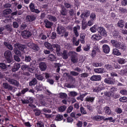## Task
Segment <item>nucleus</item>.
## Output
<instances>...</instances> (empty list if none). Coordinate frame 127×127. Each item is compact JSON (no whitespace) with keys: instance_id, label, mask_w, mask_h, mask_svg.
<instances>
[{"instance_id":"f257e3e1","label":"nucleus","mask_w":127,"mask_h":127,"mask_svg":"<svg viewBox=\"0 0 127 127\" xmlns=\"http://www.w3.org/2000/svg\"><path fill=\"white\" fill-rule=\"evenodd\" d=\"M44 45L46 48H47L48 50H50L52 52H53L55 50L57 54H59L60 51H61V47L58 44H51L48 42H45Z\"/></svg>"},{"instance_id":"f03ea898","label":"nucleus","mask_w":127,"mask_h":127,"mask_svg":"<svg viewBox=\"0 0 127 127\" xmlns=\"http://www.w3.org/2000/svg\"><path fill=\"white\" fill-rule=\"evenodd\" d=\"M4 57L5 58V62L6 64H9L7 65L8 67H11L13 63V57H12V53L9 50L6 51L4 53Z\"/></svg>"},{"instance_id":"7ed1b4c3","label":"nucleus","mask_w":127,"mask_h":127,"mask_svg":"<svg viewBox=\"0 0 127 127\" xmlns=\"http://www.w3.org/2000/svg\"><path fill=\"white\" fill-rule=\"evenodd\" d=\"M57 32L58 34H63L62 36L64 37H68V35H69V33L66 32V29L62 26L57 27Z\"/></svg>"},{"instance_id":"20e7f679","label":"nucleus","mask_w":127,"mask_h":127,"mask_svg":"<svg viewBox=\"0 0 127 127\" xmlns=\"http://www.w3.org/2000/svg\"><path fill=\"white\" fill-rule=\"evenodd\" d=\"M68 55L70 57V61L73 64L78 62V58H77V53L74 51H70Z\"/></svg>"},{"instance_id":"39448f33","label":"nucleus","mask_w":127,"mask_h":127,"mask_svg":"<svg viewBox=\"0 0 127 127\" xmlns=\"http://www.w3.org/2000/svg\"><path fill=\"white\" fill-rule=\"evenodd\" d=\"M74 70V71H71L70 74L71 76H74V77L79 76V73H82V72H83V69L79 67H75Z\"/></svg>"},{"instance_id":"423d86ee","label":"nucleus","mask_w":127,"mask_h":127,"mask_svg":"<svg viewBox=\"0 0 127 127\" xmlns=\"http://www.w3.org/2000/svg\"><path fill=\"white\" fill-rule=\"evenodd\" d=\"M104 82L109 85H115L116 83V79L114 77H107L105 78Z\"/></svg>"},{"instance_id":"0eeeda50","label":"nucleus","mask_w":127,"mask_h":127,"mask_svg":"<svg viewBox=\"0 0 127 127\" xmlns=\"http://www.w3.org/2000/svg\"><path fill=\"white\" fill-rule=\"evenodd\" d=\"M115 48H117V49H120V50H122V51H125V50L127 49V46H126V45L124 43H121L120 42H118Z\"/></svg>"},{"instance_id":"6e6552de","label":"nucleus","mask_w":127,"mask_h":127,"mask_svg":"<svg viewBox=\"0 0 127 127\" xmlns=\"http://www.w3.org/2000/svg\"><path fill=\"white\" fill-rule=\"evenodd\" d=\"M37 16L35 14L27 15L26 17V20L27 22H32L36 19Z\"/></svg>"},{"instance_id":"1a4fd4ad","label":"nucleus","mask_w":127,"mask_h":127,"mask_svg":"<svg viewBox=\"0 0 127 127\" xmlns=\"http://www.w3.org/2000/svg\"><path fill=\"white\" fill-rule=\"evenodd\" d=\"M98 31L100 34L101 37L103 36L104 37H107V31L103 27H98Z\"/></svg>"},{"instance_id":"9d476101","label":"nucleus","mask_w":127,"mask_h":127,"mask_svg":"<svg viewBox=\"0 0 127 127\" xmlns=\"http://www.w3.org/2000/svg\"><path fill=\"white\" fill-rule=\"evenodd\" d=\"M29 7L30 8V11L32 12H35V13H39L40 12V10H39L38 9H35V5H34V3L32 2L30 3Z\"/></svg>"},{"instance_id":"9b49d317","label":"nucleus","mask_w":127,"mask_h":127,"mask_svg":"<svg viewBox=\"0 0 127 127\" xmlns=\"http://www.w3.org/2000/svg\"><path fill=\"white\" fill-rule=\"evenodd\" d=\"M15 48H17L19 50L22 52L24 51V49H26V46L24 45H20L19 43H16L14 44Z\"/></svg>"},{"instance_id":"f8f14e48","label":"nucleus","mask_w":127,"mask_h":127,"mask_svg":"<svg viewBox=\"0 0 127 127\" xmlns=\"http://www.w3.org/2000/svg\"><path fill=\"white\" fill-rule=\"evenodd\" d=\"M29 47L34 51H39V46L38 45L34 43L28 44Z\"/></svg>"},{"instance_id":"ddd939ff","label":"nucleus","mask_w":127,"mask_h":127,"mask_svg":"<svg viewBox=\"0 0 127 127\" xmlns=\"http://www.w3.org/2000/svg\"><path fill=\"white\" fill-rule=\"evenodd\" d=\"M22 35L24 38H29L31 36V32L28 30H24L22 32Z\"/></svg>"},{"instance_id":"4468645a","label":"nucleus","mask_w":127,"mask_h":127,"mask_svg":"<svg viewBox=\"0 0 127 127\" xmlns=\"http://www.w3.org/2000/svg\"><path fill=\"white\" fill-rule=\"evenodd\" d=\"M40 70L41 71H46V69H47V64L46 63L44 62H41L39 64Z\"/></svg>"},{"instance_id":"2eb2a0df","label":"nucleus","mask_w":127,"mask_h":127,"mask_svg":"<svg viewBox=\"0 0 127 127\" xmlns=\"http://www.w3.org/2000/svg\"><path fill=\"white\" fill-rule=\"evenodd\" d=\"M91 81L94 82L97 81H101L102 80V76L101 75H94L90 77Z\"/></svg>"},{"instance_id":"dca6fc26","label":"nucleus","mask_w":127,"mask_h":127,"mask_svg":"<svg viewBox=\"0 0 127 127\" xmlns=\"http://www.w3.org/2000/svg\"><path fill=\"white\" fill-rule=\"evenodd\" d=\"M2 87L4 89H7L9 91H12L13 89V87H12V86L8 84V83L6 82H4L2 83Z\"/></svg>"},{"instance_id":"f3484780","label":"nucleus","mask_w":127,"mask_h":127,"mask_svg":"<svg viewBox=\"0 0 127 127\" xmlns=\"http://www.w3.org/2000/svg\"><path fill=\"white\" fill-rule=\"evenodd\" d=\"M34 100L33 97H29L27 98V99L22 101L23 104H32L33 103Z\"/></svg>"},{"instance_id":"a211bd4d","label":"nucleus","mask_w":127,"mask_h":127,"mask_svg":"<svg viewBox=\"0 0 127 127\" xmlns=\"http://www.w3.org/2000/svg\"><path fill=\"white\" fill-rule=\"evenodd\" d=\"M95 99H96V97H95V96L91 97V96H88L85 98V101L88 103H91V104H93V103L95 102Z\"/></svg>"},{"instance_id":"6ab92c4d","label":"nucleus","mask_w":127,"mask_h":127,"mask_svg":"<svg viewBox=\"0 0 127 127\" xmlns=\"http://www.w3.org/2000/svg\"><path fill=\"white\" fill-rule=\"evenodd\" d=\"M8 81L10 84H11V85H14L16 87H18L19 86V82L12 78H9Z\"/></svg>"},{"instance_id":"aec40b11","label":"nucleus","mask_w":127,"mask_h":127,"mask_svg":"<svg viewBox=\"0 0 127 127\" xmlns=\"http://www.w3.org/2000/svg\"><path fill=\"white\" fill-rule=\"evenodd\" d=\"M62 57L63 59L66 60L68 59L69 57V53H68V51L64 50L63 53L62 54Z\"/></svg>"},{"instance_id":"412c9836","label":"nucleus","mask_w":127,"mask_h":127,"mask_svg":"<svg viewBox=\"0 0 127 127\" xmlns=\"http://www.w3.org/2000/svg\"><path fill=\"white\" fill-rule=\"evenodd\" d=\"M91 39L92 40H93V41H97V40L99 41L100 39H102V36L99 34H94L92 36Z\"/></svg>"},{"instance_id":"4be33fe9","label":"nucleus","mask_w":127,"mask_h":127,"mask_svg":"<svg viewBox=\"0 0 127 127\" xmlns=\"http://www.w3.org/2000/svg\"><path fill=\"white\" fill-rule=\"evenodd\" d=\"M46 28H51V27L53 25V23L46 19L44 21Z\"/></svg>"},{"instance_id":"5701e85b","label":"nucleus","mask_w":127,"mask_h":127,"mask_svg":"<svg viewBox=\"0 0 127 127\" xmlns=\"http://www.w3.org/2000/svg\"><path fill=\"white\" fill-rule=\"evenodd\" d=\"M80 27V26L78 25H77V26H75L73 27V33L74 34V35H75L76 37H78L79 36V32H78V30H79Z\"/></svg>"},{"instance_id":"b1692460","label":"nucleus","mask_w":127,"mask_h":127,"mask_svg":"<svg viewBox=\"0 0 127 127\" xmlns=\"http://www.w3.org/2000/svg\"><path fill=\"white\" fill-rule=\"evenodd\" d=\"M20 68V64L15 63L11 70L12 72H16Z\"/></svg>"},{"instance_id":"393cba45","label":"nucleus","mask_w":127,"mask_h":127,"mask_svg":"<svg viewBox=\"0 0 127 127\" xmlns=\"http://www.w3.org/2000/svg\"><path fill=\"white\" fill-rule=\"evenodd\" d=\"M103 52L106 54L110 53V47L108 45H104L103 46Z\"/></svg>"},{"instance_id":"a878e982","label":"nucleus","mask_w":127,"mask_h":127,"mask_svg":"<svg viewBox=\"0 0 127 127\" xmlns=\"http://www.w3.org/2000/svg\"><path fill=\"white\" fill-rule=\"evenodd\" d=\"M104 111H105V114L107 115H112V110H111V108L110 107L107 106L104 108Z\"/></svg>"},{"instance_id":"bb28decb","label":"nucleus","mask_w":127,"mask_h":127,"mask_svg":"<svg viewBox=\"0 0 127 127\" xmlns=\"http://www.w3.org/2000/svg\"><path fill=\"white\" fill-rule=\"evenodd\" d=\"M3 45L6 46V48L9 49V50H11V51L13 50V47H12V45L10 44L9 43L7 42H4Z\"/></svg>"},{"instance_id":"cd10ccee","label":"nucleus","mask_w":127,"mask_h":127,"mask_svg":"<svg viewBox=\"0 0 127 127\" xmlns=\"http://www.w3.org/2000/svg\"><path fill=\"white\" fill-rule=\"evenodd\" d=\"M95 73H98L99 74H102V73H105L106 71L105 69L103 67L102 68H95L94 69Z\"/></svg>"},{"instance_id":"c85d7f7f","label":"nucleus","mask_w":127,"mask_h":127,"mask_svg":"<svg viewBox=\"0 0 127 127\" xmlns=\"http://www.w3.org/2000/svg\"><path fill=\"white\" fill-rule=\"evenodd\" d=\"M112 53L113 55H116V56H120L122 55V53L120 52V50L118 49H113Z\"/></svg>"},{"instance_id":"c756f323","label":"nucleus","mask_w":127,"mask_h":127,"mask_svg":"<svg viewBox=\"0 0 127 127\" xmlns=\"http://www.w3.org/2000/svg\"><path fill=\"white\" fill-rule=\"evenodd\" d=\"M37 84V79L34 78L31 81L29 82V85L31 87L32 86H35Z\"/></svg>"},{"instance_id":"7c9ffc66","label":"nucleus","mask_w":127,"mask_h":127,"mask_svg":"<svg viewBox=\"0 0 127 127\" xmlns=\"http://www.w3.org/2000/svg\"><path fill=\"white\" fill-rule=\"evenodd\" d=\"M49 59L50 61H56L57 60L56 56L52 54L49 55Z\"/></svg>"},{"instance_id":"2f4dec72","label":"nucleus","mask_w":127,"mask_h":127,"mask_svg":"<svg viewBox=\"0 0 127 127\" xmlns=\"http://www.w3.org/2000/svg\"><path fill=\"white\" fill-rule=\"evenodd\" d=\"M94 118L95 120H96L98 122H99L100 121H102V120H103V121H104V120H105V117L101 116L100 115L95 116H94Z\"/></svg>"},{"instance_id":"473e14b6","label":"nucleus","mask_w":127,"mask_h":127,"mask_svg":"<svg viewBox=\"0 0 127 127\" xmlns=\"http://www.w3.org/2000/svg\"><path fill=\"white\" fill-rule=\"evenodd\" d=\"M60 12L61 15H64L65 16V15H67V9L63 7L62 8V10H61Z\"/></svg>"},{"instance_id":"72a5a7b5","label":"nucleus","mask_w":127,"mask_h":127,"mask_svg":"<svg viewBox=\"0 0 127 127\" xmlns=\"http://www.w3.org/2000/svg\"><path fill=\"white\" fill-rule=\"evenodd\" d=\"M60 99H67L68 95L65 93L61 92L59 93Z\"/></svg>"},{"instance_id":"f704fd0d","label":"nucleus","mask_w":127,"mask_h":127,"mask_svg":"<svg viewBox=\"0 0 127 127\" xmlns=\"http://www.w3.org/2000/svg\"><path fill=\"white\" fill-rule=\"evenodd\" d=\"M64 119V117H63V115H61L60 114H58L57 115L55 120L57 121V122H60L62 121Z\"/></svg>"},{"instance_id":"c9c22d12","label":"nucleus","mask_w":127,"mask_h":127,"mask_svg":"<svg viewBox=\"0 0 127 127\" xmlns=\"http://www.w3.org/2000/svg\"><path fill=\"white\" fill-rule=\"evenodd\" d=\"M12 11L11 9H6L3 11V14L4 15H8V14H10Z\"/></svg>"},{"instance_id":"e433bc0d","label":"nucleus","mask_w":127,"mask_h":127,"mask_svg":"<svg viewBox=\"0 0 127 127\" xmlns=\"http://www.w3.org/2000/svg\"><path fill=\"white\" fill-rule=\"evenodd\" d=\"M48 17L51 21H54V22H56V21H57V18L55 16H53L51 15H49L48 16Z\"/></svg>"},{"instance_id":"4c0bfd02","label":"nucleus","mask_w":127,"mask_h":127,"mask_svg":"<svg viewBox=\"0 0 127 127\" xmlns=\"http://www.w3.org/2000/svg\"><path fill=\"white\" fill-rule=\"evenodd\" d=\"M105 122H107L109 121L110 123H115L116 122V120L114 119L113 117H108V118H105L104 120Z\"/></svg>"},{"instance_id":"58836bf2","label":"nucleus","mask_w":127,"mask_h":127,"mask_svg":"<svg viewBox=\"0 0 127 127\" xmlns=\"http://www.w3.org/2000/svg\"><path fill=\"white\" fill-rule=\"evenodd\" d=\"M0 68L1 70H6L7 69V65L3 63H0Z\"/></svg>"},{"instance_id":"ea45409f","label":"nucleus","mask_w":127,"mask_h":127,"mask_svg":"<svg viewBox=\"0 0 127 127\" xmlns=\"http://www.w3.org/2000/svg\"><path fill=\"white\" fill-rule=\"evenodd\" d=\"M80 41L82 44H85V38H86V37L85 36V35L83 34H81L80 36Z\"/></svg>"},{"instance_id":"a19ab883","label":"nucleus","mask_w":127,"mask_h":127,"mask_svg":"<svg viewBox=\"0 0 127 127\" xmlns=\"http://www.w3.org/2000/svg\"><path fill=\"white\" fill-rule=\"evenodd\" d=\"M13 52L14 53H15V54H16V55H17V56H19L20 57L22 55L21 52L18 50V49H17V48H14L13 49Z\"/></svg>"},{"instance_id":"79ce46f5","label":"nucleus","mask_w":127,"mask_h":127,"mask_svg":"<svg viewBox=\"0 0 127 127\" xmlns=\"http://www.w3.org/2000/svg\"><path fill=\"white\" fill-rule=\"evenodd\" d=\"M66 109L67 107L64 105L59 107V111L60 113H63V112H64Z\"/></svg>"},{"instance_id":"37998d69","label":"nucleus","mask_w":127,"mask_h":127,"mask_svg":"<svg viewBox=\"0 0 127 127\" xmlns=\"http://www.w3.org/2000/svg\"><path fill=\"white\" fill-rule=\"evenodd\" d=\"M5 28L7 31L9 32H12L13 29H12V27L10 26V25H6L5 27Z\"/></svg>"},{"instance_id":"c03bdc74","label":"nucleus","mask_w":127,"mask_h":127,"mask_svg":"<svg viewBox=\"0 0 127 127\" xmlns=\"http://www.w3.org/2000/svg\"><path fill=\"white\" fill-rule=\"evenodd\" d=\"M28 71L29 72H30V73H35V72H36V70L35 69V67H31V66H29L28 68Z\"/></svg>"},{"instance_id":"a18cd8bd","label":"nucleus","mask_w":127,"mask_h":127,"mask_svg":"<svg viewBox=\"0 0 127 127\" xmlns=\"http://www.w3.org/2000/svg\"><path fill=\"white\" fill-rule=\"evenodd\" d=\"M90 19L92 21H95L96 20V13L92 12L90 16Z\"/></svg>"},{"instance_id":"49530a36","label":"nucleus","mask_w":127,"mask_h":127,"mask_svg":"<svg viewBox=\"0 0 127 127\" xmlns=\"http://www.w3.org/2000/svg\"><path fill=\"white\" fill-rule=\"evenodd\" d=\"M87 26H88V25L87 24V22H84L82 21L81 29H82L83 30H85V29L87 28Z\"/></svg>"},{"instance_id":"de8ad7c7","label":"nucleus","mask_w":127,"mask_h":127,"mask_svg":"<svg viewBox=\"0 0 127 127\" xmlns=\"http://www.w3.org/2000/svg\"><path fill=\"white\" fill-rule=\"evenodd\" d=\"M31 60H32L31 59V56H27V55H26L25 56V62H26L27 63H28V62H30V61H31Z\"/></svg>"},{"instance_id":"09e8293b","label":"nucleus","mask_w":127,"mask_h":127,"mask_svg":"<svg viewBox=\"0 0 127 127\" xmlns=\"http://www.w3.org/2000/svg\"><path fill=\"white\" fill-rule=\"evenodd\" d=\"M36 78L39 81H42L44 79L43 76L41 74H35Z\"/></svg>"},{"instance_id":"8fccbe9b","label":"nucleus","mask_w":127,"mask_h":127,"mask_svg":"<svg viewBox=\"0 0 127 127\" xmlns=\"http://www.w3.org/2000/svg\"><path fill=\"white\" fill-rule=\"evenodd\" d=\"M80 112L82 115H87V111L85 110V108L83 106L80 107Z\"/></svg>"},{"instance_id":"3c124183","label":"nucleus","mask_w":127,"mask_h":127,"mask_svg":"<svg viewBox=\"0 0 127 127\" xmlns=\"http://www.w3.org/2000/svg\"><path fill=\"white\" fill-rule=\"evenodd\" d=\"M36 127H44V124L41 121H39L36 123Z\"/></svg>"},{"instance_id":"603ef678","label":"nucleus","mask_w":127,"mask_h":127,"mask_svg":"<svg viewBox=\"0 0 127 127\" xmlns=\"http://www.w3.org/2000/svg\"><path fill=\"white\" fill-rule=\"evenodd\" d=\"M89 77V73L87 72H84L80 74V78H88Z\"/></svg>"},{"instance_id":"864d4df0","label":"nucleus","mask_w":127,"mask_h":127,"mask_svg":"<svg viewBox=\"0 0 127 127\" xmlns=\"http://www.w3.org/2000/svg\"><path fill=\"white\" fill-rule=\"evenodd\" d=\"M68 13L70 16H74V15L76 14V13H75V11L73 8L71 9L68 11Z\"/></svg>"},{"instance_id":"5fc2aeb1","label":"nucleus","mask_w":127,"mask_h":127,"mask_svg":"<svg viewBox=\"0 0 127 127\" xmlns=\"http://www.w3.org/2000/svg\"><path fill=\"white\" fill-rule=\"evenodd\" d=\"M118 62L119 64H125L126 63V60L123 58H119L118 60Z\"/></svg>"},{"instance_id":"6e6d98bb","label":"nucleus","mask_w":127,"mask_h":127,"mask_svg":"<svg viewBox=\"0 0 127 127\" xmlns=\"http://www.w3.org/2000/svg\"><path fill=\"white\" fill-rule=\"evenodd\" d=\"M39 37L42 39V40H45L47 39V37L46 35H44L43 33H41L39 35Z\"/></svg>"},{"instance_id":"4d7b16f0","label":"nucleus","mask_w":127,"mask_h":127,"mask_svg":"<svg viewBox=\"0 0 127 127\" xmlns=\"http://www.w3.org/2000/svg\"><path fill=\"white\" fill-rule=\"evenodd\" d=\"M119 101L122 103H127V97H122L119 99Z\"/></svg>"},{"instance_id":"13d9d810","label":"nucleus","mask_w":127,"mask_h":127,"mask_svg":"<svg viewBox=\"0 0 127 127\" xmlns=\"http://www.w3.org/2000/svg\"><path fill=\"white\" fill-rule=\"evenodd\" d=\"M119 42L117 41L116 40H112L110 41V43L113 46H115V47H116L117 44H118V43Z\"/></svg>"},{"instance_id":"bf43d9fd","label":"nucleus","mask_w":127,"mask_h":127,"mask_svg":"<svg viewBox=\"0 0 127 127\" xmlns=\"http://www.w3.org/2000/svg\"><path fill=\"white\" fill-rule=\"evenodd\" d=\"M104 95L106 96V97H108V98H110V97H112L113 93H112V92L110 91H106L104 93Z\"/></svg>"},{"instance_id":"052dcab7","label":"nucleus","mask_w":127,"mask_h":127,"mask_svg":"<svg viewBox=\"0 0 127 127\" xmlns=\"http://www.w3.org/2000/svg\"><path fill=\"white\" fill-rule=\"evenodd\" d=\"M120 97V95L119 93H112V97H113V99H118Z\"/></svg>"},{"instance_id":"680f3d73","label":"nucleus","mask_w":127,"mask_h":127,"mask_svg":"<svg viewBox=\"0 0 127 127\" xmlns=\"http://www.w3.org/2000/svg\"><path fill=\"white\" fill-rule=\"evenodd\" d=\"M119 11L121 13H127V10L126 8H124L123 7H120L119 8Z\"/></svg>"},{"instance_id":"e2e57ef3","label":"nucleus","mask_w":127,"mask_h":127,"mask_svg":"<svg viewBox=\"0 0 127 127\" xmlns=\"http://www.w3.org/2000/svg\"><path fill=\"white\" fill-rule=\"evenodd\" d=\"M57 37V34L55 32H53L50 37L51 39H55Z\"/></svg>"},{"instance_id":"0e129e2a","label":"nucleus","mask_w":127,"mask_h":127,"mask_svg":"<svg viewBox=\"0 0 127 127\" xmlns=\"http://www.w3.org/2000/svg\"><path fill=\"white\" fill-rule=\"evenodd\" d=\"M115 112L117 114H122L123 113V110L121 108L117 107L115 110Z\"/></svg>"},{"instance_id":"69168bd1","label":"nucleus","mask_w":127,"mask_h":127,"mask_svg":"<svg viewBox=\"0 0 127 127\" xmlns=\"http://www.w3.org/2000/svg\"><path fill=\"white\" fill-rule=\"evenodd\" d=\"M69 94L71 97H76V96H78V93L76 92V91H70Z\"/></svg>"},{"instance_id":"338daca9","label":"nucleus","mask_w":127,"mask_h":127,"mask_svg":"<svg viewBox=\"0 0 127 127\" xmlns=\"http://www.w3.org/2000/svg\"><path fill=\"white\" fill-rule=\"evenodd\" d=\"M126 73H127V66H126V68L124 69H122L120 71V74L121 75H125Z\"/></svg>"},{"instance_id":"774afa93","label":"nucleus","mask_w":127,"mask_h":127,"mask_svg":"<svg viewBox=\"0 0 127 127\" xmlns=\"http://www.w3.org/2000/svg\"><path fill=\"white\" fill-rule=\"evenodd\" d=\"M64 5L66 8H71L72 7V5L69 3V2H65Z\"/></svg>"}]
</instances>
